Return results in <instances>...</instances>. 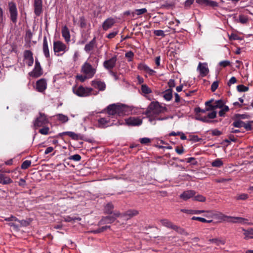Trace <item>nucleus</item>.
<instances>
[{
  "instance_id": "46",
  "label": "nucleus",
  "mask_w": 253,
  "mask_h": 253,
  "mask_svg": "<svg viewBox=\"0 0 253 253\" xmlns=\"http://www.w3.org/2000/svg\"><path fill=\"white\" fill-rule=\"evenodd\" d=\"M249 197V196L247 194L243 193L238 194L236 197V199L237 200H246Z\"/></svg>"
},
{
  "instance_id": "8",
  "label": "nucleus",
  "mask_w": 253,
  "mask_h": 253,
  "mask_svg": "<svg viewBox=\"0 0 253 253\" xmlns=\"http://www.w3.org/2000/svg\"><path fill=\"white\" fill-rule=\"evenodd\" d=\"M117 115L122 116L128 115L131 109L130 107L126 105L117 103Z\"/></svg>"
},
{
  "instance_id": "29",
  "label": "nucleus",
  "mask_w": 253,
  "mask_h": 253,
  "mask_svg": "<svg viewBox=\"0 0 253 253\" xmlns=\"http://www.w3.org/2000/svg\"><path fill=\"white\" fill-rule=\"evenodd\" d=\"M231 218L232 220L231 222L233 223H240L243 224H247L248 220L246 218H244L243 217H229Z\"/></svg>"
},
{
  "instance_id": "18",
  "label": "nucleus",
  "mask_w": 253,
  "mask_h": 253,
  "mask_svg": "<svg viewBox=\"0 0 253 253\" xmlns=\"http://www.w3.org/2000/svg\"><path fill=\"white\" fill-rule=\"evenodd\" d=\"M160 222L163 226L167 228H171L177 231L180 229L178 226L173 224L171 221L167 219H161L160 220Z\"/></svg>"
},
{
  "instance_id": "26",
  "label": "nucleus",
  "mask_w": 253,
  "mask_h": 253,
  "mask_svg": "<svg viewBox=\"0 0 253 253\" xmlns=\"http://www.w3.org/2000/svg\"><path fill=\"white\" fill-rule=\"evenodd\" d=\"M115 23V20L113 18L107 19L103 23L102 28L103 30H107L110 28Z\"/></svg>"
},
{
  "instance_id": "60",
  "label": "nucleus",
  "mask_w": 253,
  "mask_h": 253,
  "mask_svg": "<svg viewBox=\"0 0 253 253\" xmlns=\"http://www.w3.org/2000/svg\"><path fill=\"white\" fill-rule=\"evenodd\" d=\"M191 219L192 220H198L202 222H206L207 221V219L201 217L193 216Z\"/></svg>"
},
{
  "instance_id": "57",
  "label": "nucleus",
  "mask_w": 253,
  "mask_h": 253,
  "mask_svg": "<svg viewBox=\"0 0 253 253\" xmlns=\"http://www.w3.org/2000/svg\"><path fill=\"white\" fill-rule=\"evenodd\" d=\"M250 116L247 114H238L236 115V118L242 120V119H248Z\"/></svg>"
},
{
  "instance_id": "7",
  "label": "nucleus",
  "mask_w": 253,
  "mask_h": 253,
  "mask_svg": "<svg viewBox=\"0 0 253 253\" xmlns=\"http://www.w3.org/2000/svg\"><path fill=\"white\" fill-rule=\"evenodd\" d=\"M10 18L11 21L15 24L17 21L18 11L15 4L10 2L8 4Z\"/></svg>"
},
{
  "instance_id": "61",
  "label": "nucleus",
  "mask_w": 253,
  "mask_h": 253,
  "mask_svg": "<svg viewBox=\"0 0 253 253\" xmlns=\"http://www.w3.org/2000/svg\"><path fill=\"white\" fill-rule=\"evenodd\" d=\"M140 142L142 144H147L151 142V140L149 138L144 137L140 139Z\"/></svg>"
},
{
  "instance_id": "6",
  "label": "nucleus",
  "mask_w": 253,
  "mask_h": 253,
  "mask_svg": "<svg viewBox=\"0 0 253 253\" xmlns=\"http://www.w3.org/2000/svg\"><path fill=\"white\" fill-rule=\"evenodd\" d=\"M253 121H250L247 123L242 121V120L237 119L233 123L232 125L235 127H244L246 130H251L252 129V124Z\"/></svg>"
},
{
  "instance_id": "54",
  "label": "nucleus",
  "mask_w": 253,
  "mask_h": 253,
  "mask_svg": "<svg viewBox=\"0 0 253 253\" xmlns=\"http://www.w3.org/2000/svg\"><path fill=\"white\" fill-rule=\"evenodd\" d=\"M239 20L241 23L244 24L248 22V19L246 16L241 15L239 16Z\"/></svg>"
},
{
  "instance_id": "12",
  "label": "nucleus",
  "mask_w": 253,
  "mask_h": 253,
  "mask_svg": "<svg viewBox=\"0 0 253 253\" xmlns=\"http://www.w3.org/2000/svg\"><path fill=\"white\" fill-rule=\"evenodd\" d=\"M23 61L28 66H31L33 64L34 58L31 51L27 50L24 51Z\"/></svg>"
},
{
  "instance_id": "13",
  "label": "nucleus",
  "mask_w": 253,
  "mask_h": 253,
  "mask_svg": "<svg viewBox=\"0 0 253 253\" xmlns=\"http://www.w3.org/2000/svg\"><path fill=\"white\" fill-rule=\"evenodd\" d=\"M47 88V82L44 79L37 81L35 88L39 92H43Z\"/></svg>"
},
{
  "instance_id": "37",
  "label": "nucleus",
  "mask_w": 253,
  "mask_h": 253,
  "mask_svg": "<svg viewBox=\"0 0 253 253\" xmlns=\"http://www.w3.org/2000/svg\"><path fill=\"white\" fill-rule=\"evenodd\" d=\"M57 119L62 123H67L69 121V118L62 114H58L56 115Z\"/></svg>"
},
{
  "instance_id": "50",
  "label": "nucleus",
  "mask_w": 253,
  "mask_h": 253,
  "mask_svg": "<svg viewBox=\"0 0 253 253\" xmlns=\"http://www.w3.org/2000/svg\"><path fill=\"white\" fill-rule=\"evenodd\" d=\"M12 182V180L9 177H3L1 175V183L7 184Z\"/></svg>"
},
{
  "instance_id": "32",
  "label": "nucleus",
  "mask_w": 253,
  "mask_h": 253,
  "mask_svg": "<svg viewBox=\"0 0 253 253\" xmlns=\"http://www.w3.org/2000/svg\"><path fill=\"white\" fill-rule=\"evenodd\" d=\"M244 231V235L245 236L244 239L248 240L250 239H253V229L250 228L248 230L243 229Z\"/></svg>"
},
{
  "instance_id": "63",
  "label": "nucleus",
  "mask_w": 253,
  "mask_h": 253,
  "mask_svg": "<svg viewBox=\"0 0 253 253\" xmlns=\"http://www.w3.org/2000/svg\"><path fill=\"white\" fill-rule=\"evenodd\" d=\"M236 79L234 77H232L230 80L228 81L227 84L228 86H230L231 84L236 83Z\"/></svg>"
},
{
  "instance_id": "42",
  "label": "nucleus",
  "mask_w": 253,
  "mask_h": 253,
  "mask_svg": "<svg viewBox=\"0 0 253 253\" xmlns=\"http://www.w3.org/2000/svg\"><path fill=\"white\" fill-rule=\"evenodd\" d=\"M65 221L66 222H74L76 220L80 221L81 218L79 217L68 216L65 217Z\"/></svg>"
},
{
  "instance_id": "49",
  "label": "nucleus",
  "mask_w": 253,
  "mask_h": 253,
  "mask_svg": "<svg viewBox=\"0 0 253 253\" xmlns=\"http://www.w3.org/2000/svg\"><path fill=\"white\" fill-rule=\"evenodd\" d=\"M237 89L239 92H246L248 90L249 87L243 84H240L237 86Z\"/></svg>"
},
{
  "instance_id": "45",
  "label": "nucleus",
  "mask_w": 253,
  "mask_h": 253,
  "mask_svg": "<svg viewBox=\"0 0 253 253\" xmlns=\"http://www.w3.org/2000/svg\"><path fill=\"white\" fill-rule=\"evenodd\" d=\"M31 165V162L30 160H26L24 161L21 166V168L23 169H26L28 168Z\"/></svg>"
},
{
  "instance_id": "23",
  "label": "nucleus",
  "mask_w": 253,
  "mask_h": 253,
  "mask_svg": "<svg viewBox=\"0 0 253 253\" xmlns=\"http://www.w3.org/2000/svg\"><path fill=\"white\" fill-rule=\"evenodd\" d=\"M61 33L62 36L64 38L65 42L67 43L70 42V34L69 30L67 26H65L62 28Z\"/></svg>"
},
{
  "instance_id": "52",
  "label": "nucleus",
  "mask_w": 253,
  "mask_h": 253,
  "mask_svg": "<svg viewBox=\"0 0 253 253\" xmlns=\"http://www.w3.org/2000/svg\"><path fill=\"white\" fill-rule=\"evenodd\" d=\"M206 6H210L212 7H217L218 6V3L212 0H208V2Z\"/></svg>"
},
{
  "instance_id": "19",
  "label": "nucleus",
  "mask_w": 253,
  "mask_h": 253,
  "mask_svg": "<svg viewBox=\"0 0 253 253\" xmlns=\"http://www.w3.org/2000/svg\"><path fill=\"white\" fill-rule=\"evenodd\" d=\"M112 124V123H110V119L108 117L101 118L98 120V126L100 128L106 127Z\"/></svg>"
},
{
  "instance_id": "15",
  "label": "nucleus",
  "mask_w": 253,
  "mask_h": 253,
  "mask_svg": "<svg viewBox=\"0 0 253 253\" xmlns=\"http://www.w3.org/2000/svg\"><path fill=\"white\" fill-rule=\"evenodd\" d=\"M91 85L99 91H104L106 88V84L104 82L100 80H93L91 82Z\"/></svg>"
},
{
  "instance_id": "39",
  "label": "nucleus",
  "mask_w": 253,
  "mask_h": 253,
  "mask_svg": "<svg viewBox=\"0 0 253 253\" xmlns=\"http://www.w3.org/2000/svg\"><path fill=\"white\" fill-rule=\"evenodd\" d=\"M223 162L220 159H217L213 161L211 163V166L213 167L220 168L223 166Z\"/></svg>"
},
{
  "instance_id": "30",
  "label": "nucleus",
  "mask_w": 253,
  "mask_h": 253,
  "mask_svg": "<svg viewBox=\"0 0 253 253\" xmlns=\"http://www.w3.org/2000/svg\"><path fill=\"white\" fill-rule=\"evenodd\" d=\"M5 220H7V221H14L17 222L18 224H15V223H9V225L11 226H14L16 227H18L19 225H23V222H25L24 221H23V220L20 221V220H18L15 217L13 216H11V217L7 218H5Z\"/></svg>"
},
{
  "instance_id": "21",
  "label": "nucleus",
  "mask_w": 253,
  "mask_h": 253,
  "mask_svg": "<svg viewBox=\"0 0 253 253\" xmlns=\"http://www.w3.org/2000/svg\"><path fill=\"white\" fill-rule=\"evenodd\" d=\"M42 12V0H34V12L37 16H39Z\"/></svg>"
},
{
  "instance_id": "24",
  "label": "nucleus",
  "mask_w": 253,
  "mask_h": 253,
  "mask_svg": "<svg viewBox=\"0 0 253 253\" xmlns=\"http://www.w3.org/2000/svg\"><path fill=\"white\" fill-rule=\"evenodd\" d=\"M63 134L67 135L75 140L83 139V136L81 134L76 133L73 131H65L63 132Z\"/></svg>"
},
{
  "instance_id": "14",
  "label": "nucleus",
  "mask_w": 253,
  "mask_h": 253,
  "mask_svg": "<svg viewBox=\"0 0 253 253\" xmlns=\"http://www.w3.org/2000/svg\"><path fill=\"white\" fill-rule=\"evenodd\" d=\"M138 69L139 70L143 71L150 76H154L156 73V71L149 68L146 64L144 63H141L138 65Z\"/></svg>"
},
{
  "instance_id": "55",
  "label": "nucleus",
  "mask_w": 253,
  "mask_h": 253,
  "mask_svg": "<svg viewBox=\"0 0 253 253\" xmlns=\"http://www.w3.org/2000/svg\"><path fill=\"white\" fill-rule=\"evenodd\" d=\"M154 33L157 36H161L163 37L165 36L164 31L161 30H155Z\"/></svg>"
},
{
  "instance_id": "48",
  "label": "nucleus",
  "mask_w": 253,
  "mask_h": 253,
  "mask_svg": "<svg viewBox=\"0 0 253 253\" xmlns=\"http://www.w3.org/2000/svg\"><path fill=\"white\" fill-rule=\"evenodd\" d=\"M212 101V100H209V101L205 102V105L206 106V110L208 111L213 110L215 109H210V108H211V107H214V105L211 104Z\"/></svg>"
},
{
  "instance_id": "22",
  "label": "nucleus",
  "mask_w": 253,
  "mask_h": 253,
  "mask_svg": "<svg viewBox=\"0 0 253 253\" xmlns=\"http://www.w3.org/2000/svg\"><path fill=\"white\" fill-rule=\"evenodd\" d=\"M95 46L96 40L94 37L91 41L85 44L84 47V50L86 53H90V52L93 50Z\"/></svg>"
},
{
  "instance_id": "1",
  "label": "nucleus",
  "mask_w": 253,
  "mask_h": 253,
  "mask_svg": "<svg viewBox=\"0 0 253 253\" xmlns=\"http://www.w3.org/2000/svg\"><path fill=\"white\" fill-rule=\"evenodd\" d=\"M73 92L79 97H86L91 95L98 94V91L93 90L91 87H84L82 85L73 87Z\"/></svg>"
},
{
  "instance_id": "2",
  "label": "nucleus",
  "mask_w": 253,
  "mask_h": 253,
  "mask_svg": "<svg viewBox=\"0 0 253 253\" xmlns=\"http://www.w3.org/2000/svg\"><path fill=\"white\" fill-rule=\"evenodd\" d=\"M167 110L165 107L161 106L157 101L152 102L148 106L146 114L148 116H153V115H157L163 113Z\"/></svg>"
},
{
  "instance_id": "17",
  "label": "nucleus",
  "mask_w": 253,
  "mask_h": 253,
  "mask_svg": "<svg viewBox=\"0 0 253 253\" xmlns=\"http://www.w3.org/2000/svg\"><path fill=\"white\" fill-rule=\"evenodd\" d=\"M197 69L199 71L200 75L202 77L207 76L209 72L207 63H201L200 62L199 63Z\"/></svg>"
},
{
  "instance_id": "31",
  "label": "nucleus",
  "mask_w": 253,
  "mask_h": 253,
  "mask_svg": "<svg viewBox=\"0 0 253 253\" xmlns=\"http://www.w3.org/2000/svg\"><path fill=\"white\" fill-rule=\"evenodd\" d=\"M163 97L167 101H170L172 98V89H168L163 93Z\"/></svg>"
},
{
  "instance_id": "16",
  "label": "nucleus",
  "mask_w": 253,
  "mask_h": 253,
  "mask_svg": "<svg viewBox=\"0 0 253 253\" xmlns=\"http://www.w3.org/2000/svg\"><path fill=\"white\" fill-rule=\"evenodd\" d=\"M196 194V192L194 190H189L184 191L181 193L179 197L184 201H187L191 198L193 197Z\"/></svg>"
},
{
  "instance_id": "4",
  "label": "nucleus",
  "mask_w": 253,
  "mask_h": 253,
  "mask_svg": "<svg viewBox=\"0 0 253 253\" xmlns=\"http://www.w3.org/2000/svg\"><path fill=\"white\" fill-rule=\"evenodd\" d=\"M49 123L47 116L42 113L40 112L39 116L37 117L33 122V127L34 129L45 126Z\"/></svg>"
},
{
  "instance_id": "58",
  "label": "nucleus",
  "mask_w": 253,
  "mask_h": 253,
  "mask_svg": "<svg viewBox=\"0 0 253 253\" xmlns=\"http://www.w3.org/2000/svg\"><path fill=\"white\" fill-rule=\"evenodd\" d=\"M204 213H206L204 216L208 218H211L214 216L213 212L211 211H205V212Z\"/></svg>"
},
{
  "instance_id": "47",
  "label": "nucleus",
  "mask_w": 253,
  "mask_h": 253,
  "mask_svg": "<svg viewBox=\"0 0 253 253\" xmlns=\"http://www.w3.org/2000/svg\"><path fill=\"white\" fill-rule=\"evenodd\" d=\"M43 127L40 129L39 132L43 135H47L49 133V128L47 126H42Z\"/></svg>"
},
{
  "instance_id": "56",
  "label": "nucleus",
  "mask_w": 253,
  "mask_h": 253,
  "mask_svg": "<svg viewBox=\"0 0 253 253\" xmlns=\"http://www.w3.org/2000/svg\"><path fill=\"white\" fill-rule=\"evenodd\" d=\"M76 78L77 79L79 80L80 81H81V82H84L85 81V80L87 79H88V78L87 77V76L86 75H77L76 76Z\"/></svg>"
},
{
  "instance_id": "43",
  "label": "nucleus",
  "mask_w": 253,
  "mask_h": 253,
  "mask_svg": "<svg viewBox=\"0 0 253 253\" xmlns=\"http://www.w3.org/2000/svg\"><path fill=\"white\" fill-rule=\"evenodd\" d=\"M114 206L112 203L107 204L105 207V211L107 213H112Z\"/></svg>"
},
{
  "instance_id": "3",
  "label": "nucleus",
  "mask_w": 253,
  "mask_h": 253,
  "mask_svg": "<svg viewBox=\"0 0 253 253\" xmlns=\"http://www.w3.org/2000/svg\"><path fill=\"white\" fill-rule=\"evenodd\" d=\"M53 48L55 55L56 56L63 55L69 49V47L60 41H54Z\"/></svg>"
},
{
  "instance_id": "38",
  "label": "nucleus",
  "mask_w": 253,
  "mask_h": 253,
  "mask_svg": "<svg viewBox=\"0 0 253 253\" xmlns=\"http://www.w3.org/2000/svg\"><path fill=\"white\" fill-rule=\"evenodd\" d=\"M141 90L144 95L149 94L152 92L151 89L148 87V86L145 84H142L141 87Z\"/></svg>"
},
{
  "instance_id": "25",
  "label": "nucleus",
  "mask_w": 253,
  "mask_h": 253,
  "mask_svg": "<svg viewBox=\"0 0 253 253\" xmlns=\"http://www.w3.org/2000/svg\"><path fill=\"white\" fill-rule=\"evenodd\" d=\"M42 51L45 57L47 58L50 57L49 50L48 47L47 39L45 37L43 40Z\"/></svg>"
},
{
  "instance_id": "33",
  "label": "nucleus",
  "mask_w": 253,
  "mask_h": 253,
  "mask_svg": "<svg viewBox=\"0 0 253 253\" xmlns=\"http://www.w3.org/2000/svg\"><path fill=\"white\" fill-rule=\"evenodd\" d=\"M209 242L210 243L214 244L217 246H219L220 245H224V244L225 243V240L220 238H214L210 239L209 240Z\"/></svg>"
},
{
  "instance_id": "11",
  "label": "nucleus",
  "mask_w": 253,
  "mask_h": 253,
  "mask_svg": "<svg viewBox=\"0 0 253 253\" xmlns=\"http://www.w3.org/2000/svg\"><path fill=\"white\" fill-rule=\"evenodd\" d=\"M117 61L116 56H113L109 59L105 60L103 62V67L109 72L115 67Z\"/></svg>"
},
{
  "instance_id": "35",
  "label": "nucleus",
  "mask_w": 253,
  "mask_h": 253,
  "mask_svg": "<svg viewBox=\"0 0 253 253\" xmlns=\"http://www.w3.org/2000/svg\"><path fill=\"white\" fill-rule=\"evenodd\" d=\"M147 10L145 8H141V9H137L134 11L131 12V16L134 17L135 15H141L144 13L147 12Z\"/></svg>"
},
{
  "instance_id": "53",
  "label": "nucleus",
  "mask_w": 253,
  "mask_h": 253,
  "mask_svg": "<svg viewBox=\"0 0 253 253\" xmlns=\"http://www.w3.org/2000/svg\"><path fill=\"white\" fill-rule=\"evenodd\" d=\"M69 159L72 160H74V161H76V162H78V161H79L81 160V157L79 154H75V155L71 156L69 158Z\"/></svg>"
},
{
  "instance_id": "34",
  "label": "nucleus",
  "mask_w": 253,
  "mask_h": 253,
  "mask_svg": "<svg viewBox=\"0 0 253 253\" xmlns=\"http://www.w3.org/2000/svg\"><path fill=\"white\" fill-rule=\"evenodd\" d=\"M138 214V212L137 211L135 210H130L126 211L123 214H121V215H122V216H128V217L127 218H128L133 216L136 215Z\"/></svg>"
},
{
  "instance_id": "5",
  "label": "nucleus",
  "mask_w": 253,
  "mask_h": 253,
  "mask_svg": "<svg viewBox=\"0 0 253 253\" xmlns=\"http://www.w3.org/2000/svg\"><path fill=\"white\" fill-rule=\"evenodd\" d=\"M81 72L86 75L88 79L92 78L96 73V69L87 61L85 62L81 67Z\"/></svg>"
},
{
  "instance_id": "59",
  "label": "nucleus",
  "mask_w": 253,
  "mask_h": 253,
  "mask_svg": "<svg viewBox=\"0 0 253 253\" xmlns=\"http://www.w3.org/2000/svg\"><path fill=\"white\" fill-rule=\"evenodd\" d=\"M218 86V83L217 81L214 82L211 86V90L212 92L215 91Z\"/></svg>"
},
{
  "instance_id": "41",
  "label": "nucleus",
  "mask_w": 253,
  "mask_h": 253,
  "mask_svg": "<svg viewBox=\"0 0 253 253\" xmlns=\"http://www.w3.org/2000/svg\"><path fill=\"white\" fill-rule=\"evenodd\" d=\"M224 103L221 100H218L216 101L215 104L214 105V107H211V109H216V108H221L223 106H224Z\"/></svg>"
},
{
  "instance_id": "44",
  "label": "nucleus",
  "mask_w": 253,
  "mask_h": 253,
  "mask_svg": "<svg viewBox=\"0 0 253 253\" xmlns=\"http://www.w3.org/2000/svg\"><path fill=\"white\" fill-rule=\"evenodd\" d=\"M220 109L221 110L219 112V115L220 117H224L226 112L229 110L228 106L225 105Z\"/></svg>"
},
{
  "instance_id": "20",
  "label": "nucleus",
  "mask_w": 253,
  "mask_h": 253,
  "mask_svg": "<svg viewBox=\"0 0 253 253\" xmlns=\"http://www.w3.org/2000/svg\"><path fill=\"white\" fill-rule=\"evenodd\" d=\"M120 215H121V213L119 212L115 211L113 215H109L103 218L102 221L104 223H111L113 222Z\"/></svg>"
},
{
  "instance_id": "40",
  "label": "nucleus",
  "mask_w": 253,
  "mask_h": 253,
  "mask_svg": "<svg viewBox=\"0 0 253 253\" xmlns=\"http://www.w3.org/2000/svg\"><path fill=\"white\" fill-rule=\"evenodd\" d=\"M206 199V198L205 197L200 194H198L197 195H195L193 198V200L201 202H205Z\"/></svg>"
},
{
  "instance_id": "51",
  "label": "nucleus",
  "mask_w": 253,
  "mask_h": 253,
  "mask_svg": "<svg viewBox=\"0 0 253 253\" xmlns=\"http://www.w3.org/2000/svg\"><path fill=\"white\" fill-rule=\"evenodd\" d=\"M134 56V53L132 51H129L128 52H127L125 54V57L127 58H128V61H131L132 60V59Z\"/></svg>"
},
{
  "instance_id": "9",
  "label": "nucleus",
  "mask_w": 253,
  "mask_h": 253,
  "mask_svg": "<svg viewBox=\"0 0 253 253\" xmlns=\"http://www.w3.org/2000/svg\"><path fill=\"white\" fill-rule=\"evenodd\" d=\"M125 123L129 126H139L142 123V119L140 117H130L125 120Z\"/></svg>"
},
{
  "instance_id": "64",
  "label": "nucleus",
  "mask_w": 253,
  "mask_h": 253,
  "mask_svg": "<svg viewBox=\"0 0 253 253\" xmlns=\"http://www.w3.org/2000/svg\"><path fill=\"white\" fill-rule=\"evenodd\" d=\"M229 64H230V62L227 60L222 61L219 63V65L221 66H222L223 67H225L228 66Z\"/></svg>"
},
{
  "instance_id": "62",
  "label": "nucleus",
  "mask_w": 253,
  "mask_h": 253,
  "mask_svg": "<svg viewBox=\"0 0 253 253\" xmlns=\"http://www.w3.org/2000/svg\"><path fill=\"white\" fill-rule=\"evenodd\" d=\"M80 26L82 28H84L86 26V22L84 18L83 17H81L80 20Z\"/></svg>"
},
{
  "instance_id": "10",
  "label": "nucleus",
  "mask_w": 253,
  "mask_h": 253,
  "mask_svg": "<svg viewBox=\"0 0 253 253\" xmlns=\"http://www.w3.org/2000/svg\"><path fill=\"white\" fill-rule=\"evenodd\" d=\"M211 111V112L208 114L207 116H201L199 115L196 117V119L204 123H211V119H214L216 117V112L214 110Z\"/></svg>"
},
{
  "instance_id": "27",
  "label": "nucleus",
  "mask_w": 253,
  "mask_h": 253,
  "mask_svg": "<svg viewBox=\"0 0 253 253\" xmlns=\"http://www.w3.org/2000/svg\"><path fill=\"white\" fill-rule=\"evenodd\" d=\"M42 74V71L41 67H34L33 71L30 73L31 76L38 78Z\"/></svg>"
},
{
  "instance_id": "28",
  "label": "nucleus",
  "mask_w": 253,
  "mask_h": 253,
  "mask_svg": "<svg viewBox=\"0 0 253 253\" xmlns=\"http://www.w3.org/2000/svg\"><path fill=\"white\" fill-rule=\"evenodd\" d=\"M117 104H113L107 107V113L110 116L117 115Z\"/></svg>"
},
{
  "instance_id": "36",
  "label": "nucleus",
  "mask_w": 253,
  "mask_h": 253,
  "mask_svg": "<svg viewBox=\"0 0 253 253\" xmlns=\"http://www.w3.org/2000/svg\"><path fill=\"white\" fill-rule=\"evenodd\" d=\"M167 117H164V118H161V117H157L156 115H155V116H148V119H149V121L153 125H155L156 124V121L157 120H158V121H163V120H165L166 119H167Z\"/></svg>"
}]
</instances>
